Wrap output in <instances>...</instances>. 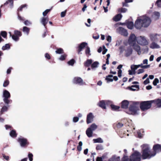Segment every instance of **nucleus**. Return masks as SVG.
Instances as JSON below:
<instances>
[{"instance_id":"nucleus-1","label":"nucleus","mask_w":161,"mask_h":161,"mask_svg":"<svg viewBox=\"0 0 161 161\" xmlns=\"http://www.w3.org/2000/svg\"><path fill=\"white\" fill-rule=\"evenodd\" d=\"M151 19L146 15L138 17L135 21L134 27L137 29H141L142 27H148L151 22Z\"/></svg>"},{"instance_id":"nucleus-2","label":"nucleus","mask_w":161,"mask_h":161,"mask_svg":"<svg viewBox=\"0 0 161 161\" xmlns=\"http://www.w3.org/2000/svg\"><path fill=\"white\" fill-rule=\"evenodd\" d=\"M137 37L134 34H131L128 40V43L136 51L139 55L141 54V48L138 44L136 43Z\"/></svg>"},{"instance_id":"nucleus-3","label":"nucleus","mask_w":161,"mask_h":161,"mask_svg":"<svg viewBox=\"0 0 161 161\" xmlns=\"http://www.w3.org/2000/svg\"><path fill=\"white\" fill-rule=\"evenodd\" d=\"M142 157L143 159H149L156 155L155 152H153L150 150L149 146L147 144L142 146Z\"/></svg>"},{"instance_id":"nucleus-4","label":"nucleus","mask_w":161,"mask_h":161,"mask_svg":"<svg viewBox=\"0 0 161 161\" xmlns=\"http://www.w3.org/2000/svg\"><path fill=\"white\" fill-rule=\"evenodd\" d=\"M119 49L121 53L125 51V55L126 57H129L132 54L133 49L131 46H126L124 47H120Z\"/></svg>"},{"instance_id":"nucleus-5","label":"nucleus","mask_w":161,"mask_h":161,"mask_svg":"<svg viewBox=\"0 0 161 161\" xmlns=\"http://www.w3.org/2000/svg\"><path fill=\"white\" fill-rule=\"evenodd\" d=\"M129 110L131 114L133 115L138 114V111L139 110L138 103H134L130 105Z\"/></svg>"},{"instance_id":"nucleus-6","label":"nucleus","mask_w":161,"mask_h":161,"mask_svg":"<svg viewBox=\"0 0 161 161\" xmlns=\"http://www.w3.org/2000/svg\"><path fill=\"white\" fill-rule=\"evenodd\" d=\"M3 97L4 98L3 101L4 103L8 105L12 102L11 100L8 99L10 97V94L9 92L6 90H4L3 91Z\"/></svg>"},{"instance_id":"nucleus-7","label":"nucleus","mask_w":161,"mask_h":161,"mask_svg":"<svg viewBox=\"0 0 161 161\" xmlns=\"http://www.w3.org/2000/svg\"><path fill=\"white\" fill-rule=\"evenodd\" d=\"M152 103V100L144 101L140 104V108L142 110L145 111L151 108Z\"/></svg>"},{"instance_id":"nucleus-8","label":"nucleus","mask_w":161,"mask_h":161,"mask_svg":"<svg viewBox=\"0 0 161 161\" xmlns=\"http://www.w3.org/2000/svg\"><path fill=\"white\" fill-rule=\"evenodd\" d=\"M137 42L138 44L142 46H146L148 44V42L145 36H140L137 37Z\"/></svg>"},{"instance_id":"nucleus-9","label":"nucleus","mask_w":161,"mask_h":161,"mask_svg":"<svg viewBox=\"0 0 161 161\" xmlns=\"http://www.w3.org/2000/svg\"><path fill=\"white\" fill-rule=\"evenodd\" d=\"M97 105L103 109H106L107 106H111V101L109 100H101L97 103Z\"/></svg>"},{"instance_id":"nucleus-10","label":"nucleus","mask_w":161,"mask_h":161,"mask_svg":"<svg viewBox=\"0 0 161 161\" xmlns=\"http://www.w3.org/2000/svg\"><path fill=\"white\" fill-rule=\"evenodd\" d=\"M141 153L137 152L135 151L130 156V158L131 161H140Z\"/></svg>"},{"instance_id":"nucleus-11","label":"nucleus","mask_w":161,"mask_h":161,"mask_svg":"<svg viewBox=\"0 0 161 161\" xmlns=\"http://www.w3.org/2000/svg\"><path fill=\"white\" fill-rule=\"evenodd\" d=\"M18 142L21 147H25L29 144L27 139L22 136H20L18 138Z\"/></svg>"},{"instance_id":"nucleus-12","label":"nucleus","mask_w":161,"mask_h":161,"mask_svg":"<svg viewBox=\"0 0 161 161\" xmlns=\"http://www.w3.org/2000/svg\"><path fill=\"white\" fill-rule=\"evenodd\" d=\"M117 32L125 36L128 35V33L127 30L121 27H119L117 29Z\"/></svg>"},{"instance_id":"nucleus-13","label":"nucleus","mask_w":161,"mask_h":161,"mask_svg":"<svg viewBox=\"0 0 161 161\" xmlns=\"http://www.w3.org/2000/svg\"><path fill=\"white\" fill-rule=\"evenodd\" d=\"M112 159L113 161H119V157H115V156H113L112 157ZM122 161H131L130 158L129 159L125 154L124 155V157L122 158Z\"/></svg>"},{"instance_id":"nucleus-14","label":"nucleus","mask_w":161,"mask_h":161,"mask_svg":"<svg viewBox=\"0 0 161 161\" xmlns=\"http://www.w3.org/2000/svg\"><path fill=\"white\" fill-rule=\"evenodd\" d=\"M126 25L127 28L130 29H132L134 27L133 23L132 22L130 21L128 22H125V23H119L115 24V26H117L118 25Z\"/></svg>"},{"instance_id":"nucleus-15","label":"nucleus","mask_w":161,"mask_h":161,"mask_svg":"<svg viewBox=\"0 0 161 161\" xmlns=\"http://www.w3.org/2000/svg\"><path fill=\"white\" fill-rule=\"evenodd\" d=\"M73 82L75 84H77L81 86L84 84L82 79L79 77L75 78L73 80Z\"/></svg>"},{"instance_id":"nucleus-16","label":"nucleus","mask_w":161,"mask_h":161,"mask_svg":"<svg viewBox=\"0 0 161 161\" xmlns=\"http://www.w3.org/2000/svg\"><path fill=\"white\" fill-rule=\"evenodd\" d=\"M87 45L86 42H82L79 45L78 47V53L79 54L82 50Z\"/></svg>"},{"instance_id":"nucleus-17","label":"nucleus","mask_w":161,"mask_h":161,"mask_svg":"<svg viewBox=\"0 0 161 161\" xmlns=\"http://www.w3.org/2000/svg\"><path fill=\"white\" fill-rule=\"evenodd\" d=\"M8 4L9 7L11 8H12L14 6L13 0H8L3 5H1L0 8H1L4 5H6Z\"/></svg>"},{"instance_id":"nucleus-18","label":"nucleus","mask_w":161,"mask_h":161,"mask_svg":"<svg viewBox=\"0 0 161 161\" xmlns=\"http://www.w3.org/2000/svg\"><path fill=\"white\" fill-rule=\"evenodd\" d=\"M93 116L92 113H89L87 116L86 123L87 124L91 123L93 121Z\"/></svg>"},{"instance_id":"nucleus-19","label":"nucleus","mask_w":161,"mask_h":161,"mask_svg":"<svg viewBox=\"0 0 161 161\" xmlns=\"http://www.w3.org/2000/svg\"><path fill=\"white\" fill-rule=\"evenodd\" d=\"M153 151H152L153 152H155L156 154V153L158 152L161 151V147L160 145L157 144L153 146Z\"/></svg>"},{"instance_id":"nucleus-20","label":"nucleus","mask_w":161,"mask_h":161,"mask_svg":"<svg viewBox=\"0 0 161 161\" xmlns=\"http://www.w3.org/2000/svg\"><path fill=\"white\" fill-rule=\"evenodd\" d=\"M48 21V19L47 17H43L41 18V23L44 26L45 29L46 28V25Z\"/></svg>"},{"instance_id":"nucleus-21","label":"nucleus","mask_w":161,"mask_h":161,"mask_svg":"<svg viewBox=\"0 0 161 161\" xmlns=\"http://www.w3.org/2000/svg\"><path fill=\"white\" fill-rule=\"evenodd\" d=\"M129 102L126 100L123 101L121 103V107L124 108H127L128 107Z\"/></svg>"},{"instance_id":"nucleus-22","label":"nucleus","mask_w":161,"mask_h":161,"mask_svg":"<svg viewBox=\"0 0 161 161\" xmlns=\"http://www.w3.org/2000/svg\"><path fill=\"white\" fill-rule=\"evenodd\" d=\"M152 103H155L158 107H161V100L159 99L152 100Z\"/></svg>"},{"instance_id":"nucleus-23","label":"nucleus","mask_w":161,"mask_h":161,"mask_svg":"<svg viewBox=\"0 0 161 161\" xmlns=\"http://www.w3.org/2000/svg\"><path fill=\"white\" fill-rule=\"evenodd\" d=\"M93 132L90 128H88L86 131V134L88 137H91L92 136Z\"/></svg>"},{"instance_id":"nucleus-24","label":"nucleus","mask_w":161,"mask_h":161,"mask_svg":"<svg viewBox=\"0 0 161 161\" xmlns=\"http://www.w3.org/2000/svg\"><path fill=\"white\" fill-rule=\"evenodd\" d=\"M122 17V15L120 14H118L116 15L113 18V19L114 20L116 21H119L121 19V18Z\"/></svg>"},{"instance_id":"nucleus-25","label":"nucleus","mask_w":161,"mask_h":161,"mask_svg":"<svg viewBox=\"0 0 161 161\" xmlns=\"http://www.w3.org/2000/svg\"><path fill=\"white\" fill-rule=\"evenodd\" d=\"M30 30V29L29 28L26 26H24L23 27L22 31L28 35L29 33Z\"/></svg>"},{"instance_id":"nucleus-26","label":"nucleus","mask_w":161,"mask_h":161,"mask_svg":"<svg viewBox=\"0 0 161 161\" xmlns=\"http://www.w3.org/2000/svg\"><path fill=\"white\" fill-rule=\"evenodd\" d=\"M128 88L131 91H135L136 90V89H139V86L137 85H132L130 87H129Z\"/></svg>"},{"instance_id":"nucleus-27","label":"nucleus","mask_w":161,"mask_h":161,"mask_svg":"<svg viewBox=\"0 0 161 161\" xmlns=\"http://www.w3.org/2000/svg\"><path fill=\"white\" fill-rule=\"evenodd\" d=\"M92 62V60L91 59H88L84 63V65L86 67H89L91 64Z\"/></svg>"},{"instance_id":"nucleus-28","label":"nucleus","mask_w":161,"mask_h":161,"mask_svg":"<svg viewBox=\"0 0 161 161\" xmlns=\"http://www.w3.org/2000/svg\"><path fill=\"white\" fill-rule=\"evenodd\" d=\"M10 136L13 138H15L17 136V134L16 133V131L14 130H12L9 133Z\"/></svg>"},{"instance_id":"nucleus-29","label":"nucleus","mask_w":161,"mask_h":161,"mask_svg":"<svg viewBox=\"0 0 161 161\" xmlns=\"http://www.w3.org/2000/svg\"><path fill=\"white\" fill-rule=\"evenodd\" d=\"M150 47L152 49L158 48H159V46L157 43L155 42H153L150 45Z\"/></svg>"},{"instance_id":"nucleus-30","label":"nucleus","mask_w":161,"mask_h":161,"mask_svg":"<svg viewBox=\"0 0 161 161\" xmlns=\"http://www.w3.org/2000/svg\"><path fill=\"white\" fill-rule=\"evenodd\" d=\"M98 64L99 63L98 62H94L91 65V67L92 69H93L95 68H97L98 66Z\"/></svg>"},{"instance_id":"nucleus-31","label":"nucleus","mask_w":161,"mask_h":161,"mask_svg":"<svg viewBox=\"0 0 161 161\" xmlns=\"http://www.w3.org/2000/svg\"><path fill=\"white\" fill-rule=\"evenodd\" d=\"M93 142L95 143H102L103 142V141L102 139L100 137L98 138L97 139H93Z\"/></svg>"},{"instance_id":"nucleus-32","label":"nucleus","mask_w":161,"mask_h":161,"mask_svg":"<svg viewBox=\"0 0 161 161\" xmlns=\"http://www.w3.org/2000/svg\"><path fill=\"white\" fill-rule=\"evenodd\" d=\"M97 126L95 124L93 123L88 128H90L92 131L95 130L97 128Z\"/></svg>"},{"instance_id":"nucleus-33","label":"nucleus","mask_w":161,"mask_h":161,"mask_svg":"<svg viewBox=\"0 0 161 161\" xmlns=\"http://www.w3.org/2000/svg\"><path fill=\"white\" fill-rule=\"evenodd\" d=\"M14 33L15 35L19 37L21 36L22 35L21 32L17 30H15L14 31Z\"/></svg>"},{"instance_id":"nucleus-34","label":"nucleus","mask_w":161,"mask_h":161,"mask_svg":"<svg viewBox=\"0 0 161 161\" xmlns=\"http://www.w3.org/2000/svg\"><path fill=\"white\" fill-rule=\"evenodd\" d=\"M9 33L10 34V36H11L13 40L15 41H17L19 40V38L18 36H16L14 34L12 36L11 33L9 32Z\"/></svg>"},{"instance_id":"nucleus-35","label":"nucleus","mask_w":161,"mask_h":161,"mask_svg":"<svg viewBox=\"0 0 161 161\" xmlns=\"http://www.w3.org/2000/svg\"><path fill=\"white\" fill-rule=\"evenodd\" d=\"M90 48L88 47L87 46L86 47V49L85 50V53L86 55L88 56H90L91 55L90 53Z\"/></svg>"},{"instance_id":"nucleus-36","label":"nucleus","mask_w":161,"mask_h":161,"mask_svg":"<svg viewBox=\"0 0 161 161\" xmlns=\"http://www.w3.org/2000/svg\"><path fill=\"white\" fill-rule=\"evenodd\" d=\"M10 48V46L9 44H6L4 46H3L2 47V49L3 50H5L7 49H9Z\"/></svg>"},{"instance_id":"nucleus-37","label":"nucleus","mask_w":161,"mask_h":161,"mask_svg":"<svg viewBox=\"0 0 161 161\" xmlns=\"http://www.w3.org/2000/svg\"><path fill=\"white\" fill-rule=\"evenodd\" d=\"M8 110V107L6 106H3L2 108L0 111L1 115L2 114L3 112L7 111Z\"/></svg>"},{"instance_id":"nucleus-38","label":"nucleus","mask_w":161,"mask_h":161,"mask_svg":"<svg viewBox=\"0 0 161 161\" xmlns=\"http://www.w3.org/2000/svg\"><path fill=\"white\" fill-rule=\"evenodd\" d=\"M119 108V106H116L114 105L111 104V109L114 110H118Z\"/></svg>"},{"instance_id":"nucleus-39","label":"nucleus","mask_w":161,"mask_h":161,"mask_svg":"<svg viewBox=\"0 0 161 161\" xmlns=\"http://www.w3.org/2000/svg\"><path fill=\"white\" fill-rule=\"evenodd\" d=\"M103 149V146L101 144H99L97 146L96 149L97 150H102Z\"/></svg>"},{"instance_id":"nucleus-40","label":"nucleus","mask_w":161,"mask_h":161,"mask_svg":"<svg viewBox=\"0 0 161 161\" xmlns=\"http://www.w3.org/2000/svg\"><path fill=\"white\" fill-rule=\"evenodd\" d=\"M75 61L74 59H72L68 62V64L69 65L73 66Z\"/></svg>"},{"instance_id":"nucleus-41","label":"nucleus","mask_w":161,"mask_h":161,"mask_svg":"<svg viewBox=\"0 0 161 161\" xmlns=\"http://www.w3.org/2000/svg\"><path fill=\"white\" fill-rule=\"evenodd\" d=\"M52 8L53 7H52L51 9H47L44 12H43L42 13L43 16H46L47 13L52 10Z\"/></svg>"},{"instance_id":"nucleus-42","label":"nucleus","mask_w":161,"mask_h":161,"mask_svg":"<svg viewBox=\"0 0 161 161\" xmlns=\"http://www.w3.org/2000/svg\"><path fill=\"white\" fill-rule=\"evenodd\" d=\"M105 80L107 83H109L111 82V74L106 76Z\"/></svg>"},{"instance_id":"nucleus-43","label":"nucleus","mask_w":161,"mask_h":161,"mask_svg":"<svg viewBox=\"0 0 161 161\" xmlns=\"http://www.w3.org/2000/svg\"><path fill=\"white\" fill-rule=\"evenodd\" d=\"M155 5H157L158 7L161 8V0H157Z\"/></svg>"},{"instance_id":"nucleus-44","label":"nucleus","mask_w":161,"mask_h":161,"mask_svg":"<svg viewBox=\"0 0 161 161\" xmlns=\"http://www.w3.org/2000/svg\"><path fill=\"white\" fill-rule=\"evenodd\" d=\"M1 35L3 38H5L7 36V33L5 31H2L1 32Z\"/></svg>"},{"instance_id":"nucleus-45","label":"nucleus","mask_w":161,"mask_h":161,"mask_svg":"<svg viewBox=\"0 0 161 161\" xmlns=\"http://www.w3.org/2000/svg\"><path fill=\"white\" fill-rule=\"evenodd\" d=\"M63 50L61 48L58 49L56 51V53L58 54H61L63 53Z\"/></svg>"},{"instance_id":"nucleus-46","label":"nucleus","mask_w":161,"mask_h":161,"mask_svg":"<svg viewBox=\"0 0 161 161\" xmlns=\"http://www.w3.org/2000/svg\"><path fill=\"white\" fill-rule=\"evenodd\" d=\"M154 15L157 19H158L160 16V13L158 12H155L153 13Z\"/></svg>"},{"instance_id":"nucleus-47","label":"nucleus","mask_w":161,"mask_h":161,"mask_svg":"<svg viewBox=\"0 0 161 161\" xmlns=\"http://www.w3.org/2000/svg\"><path fill=\"white\" fill-rule=\"evenodd\" d=\"M128 72H129V75H135L136 73V71H134L133 70L131 69V70H129Z\"/></svg>"},{"instance_id":"nucleus-48","label":"nucleus","mask_w":161,"mask_h":161,"mask_svg":"<svg viewBox=\"0 0 161 161\" xmlns=\"http://www.w3.org/2000/svg\"><path fill=\"white\" fill-rule=\"evenodd\" d=\"M119 12L122 13H125L127 11V9L125 8H119L118 10Z\"/></svg>"},{"instance_id":"nucleus-49","label":"nucleus","mask_w":161,"mask_h":161,"mask_svg":"<svg viewBox=\"0 0 161 161\" xmlns=\"http://www.w3.org/2000/svg\"><path fill=\"white\" fill-rule=\"evenodd\" d=\"M156 36V35L154 34H150V37L151 40L152 41H154L155 40Z\"/></svg>"},{"instance_id":"nucleus-50","label":"nucleus","mask_w":161,"mask_h":161,"mask_svg":"<svg viewBox=\"0 0 161 161\" xmlns=\"http://www.w3.org/2000/svg\"><path fill=\"white\" fill-rule=\"evenodd\" d=\"M33 154L31 153H29L28 155V157L30 161H32L33 160Z\"/></svg>"},{"instance_id":"nucleus-51","label":"nucleus","mask_w":161,"mask_h":161,"mask_svg":"<svg viewBox=\"0 0 161 161\" xmlns=\"http://www.w3.org/2000/svg\"><path fill=\"white\" fill-rule=\"evenodd\" d=\"M66 55L65 54L62 55L59 58V59L61 61L64 60L66 57Z\"/></svg>"},{"instance_id":"nucleus-52","label":"nucleus","mask_w":161,"mask_h":161,"mask_svg":"<svg viewBox=\"0 0 161 161\" xmlns=\"http://www.w3.org/2000/svg\"><path fill=\"white\" fill-rule=\"evenodd\" d=\"M159 82V80L157 78H155L153 82V84L154 86H156Z\"/></svg>"},{"instance_id":"nucleus-53","label":"nucleus","mask_w":161,"mask_h":161,"mask_svg":"<svg viewBox=\"0 0 161 161\" xmlns=\"http://www.w3.org/2000/svg\"><path fill=\"white\" fill-rule=\"evenodd\" d=\"M131 69L136 71V70L137 69L136 67V65H131L130 66Z\"/></svg>"},{"instance_id":"nucleus-54","label":"nucleus","mask_w":161,"mask_h":161,"mask_svg":"<svg viewBox=\"0 0 161 161\" xmlns=\"http://www.w3.org/2000/svg\"><path fill=\"white\" fill-rule=\"evenodd\" d=\"M104 158V156H102L101 157H97V158L96 161H103V159Z\"/></svg>"},{"instance_id":"nucleus-55","label":"nucleus","mask_w":161,"mask_h":161,"mask_svg":"<svg viewBox=\"0 0 161 161\" xmlns=\"http://www.w3.org/2000/svg\"><path fill=\"white\" fill-rule=\"evenodd\" d=\"M9 84V81L8 80H6L4 81L3 84V86L4 87L7 86Z\"/></svg>"},{"instance_id":"nucleus-56","label":"nucleus","mask_w":161,"mask_h":161,"mask_svg":"<svg viewBox=\"0 0 161 161\" xmlns=\"http://www.w3.org/2000/svg\"><path fill=\"white\" fill-rule=\"evenodd\" d=\"M144 69H140L138 70L137 72V74H139L141 73H142L143 72H144Z\"/></svg>"},{"instance_id":"nucleus-57","label":"nucleus","mask_w":161,"mask_h":161,"mask_svg":"<svg viewBox=\"0 0 161 161\" xmlns=\"http://www.w3.org/2000/svg\"><path fill=\"white\" fill-rule=\"evenodd\" d=\"M79 118L78 117H74L73 118V121L74 122H76L78 121Z\"/></svg>"},{"instance_id":"nucleus-58","label":"nucleus","mask_w":161,"mask_h":161,"mask_svg":"<svg viewBox=\"0 0 161 161\" xmlns=\"http://www.w3.org/2000/svg\"><path fill=\"white\" fill-rule=\"evenodd\" d=\"M113 77V79L111 78V82L113 81V80L117 81L118 80V77L117 76H113L111 75V78Z\"/></svg>"},{"instance_id":"nucleus-59","label":"nucleus","mask_w":161,"mask_h":161,"mask_svg":"<svg viewBox=\"0 0 161 161\" xmlns=\"http://www.w3.org/2000/svg\"><path fill=\"white\" fill-rule=\"evenodd\" d=\"M142 131V130H139L137 132L138 136L139 138H141L142 137V135L141 134V132Z\"/></svg>"},{"instance_id":"nucleus-60","label":"nucleus","mask_w":161,"mask_h":161,"mask_svg":"<svg viewBox=\"0 0 161 161\" xmlns=\"http://www.w3.org/2000/svg\"><path fill=\"white\" fill-rule=\"evenodd\" d=\"M149 78H147L146 80L144 81V84L145 85H147V84L149 83Z\"/></svg>"},{"instance_id":"nucleus-61","label":"nucleus","mask_w":161,"mask_h":161,"mask_svg":"<svg viewBox=\"0 0 161 161\" xmlns=\"http://www.w3.org/2000/svg\"><path fill=\"white\" fill-rule=\"evenodd\" d=\"M66 14V10L65 11H64L62 12L61 13V17H64Z\"/></svg>"},{"instance_id":"nucleus-62","label":"nucleus","mask_w":161,"mask_h":161,"mask_svg":"<svg viewBox=\"0 0 161 161\" xmlns=\"http://www.w3.org/2000/svg\"><path fill=\"white\" fill-rule=\"evenodd\" d=\"M45 57L48 59H50L51 58L50 55L48 53H46L45 54Z\"/></svg>"},{"instance_id":"nucleus-63","label":"nucleus","mask_w":161,"mask_h":161,"mask_svg":"<svg viewBox=\"0 0 161 161\" xmlns=\"http://www.w3.org/2000/svg\"><path fill=\"white\" fill-rule=\"evenodd\" d=\"M122 72V71L121 69H119L118 71V76L120 77L121 76V74Z\"/></svg>"},{"instance_id":"nucleus-64","label":"nucleus","mask_w":161,"mask_h":161,"mask_svg":"<svg viewBox=\"0 0 161 161\" xmlns=\"http://www.w3.org/2000/svg\"><path fill=\"white\" fill-rule=\"evenodd\" d=\"M18 15V19L20 21H24V19L21 16L19 15V13H17Z\"/></svg>"}]
</instances>
